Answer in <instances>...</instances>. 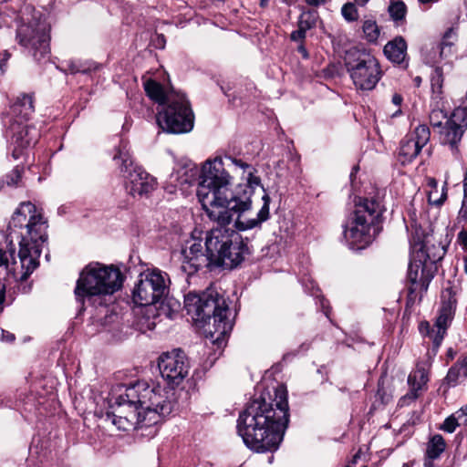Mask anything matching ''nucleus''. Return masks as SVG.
Segmentation results:
<instances>
[{"label":"nucleus","instance_id":"f257e3e1","mask_svg":"<svg viewBox=\"0 0 467 467\" xmlns=\"http://www.w3.org/2000/svg\"><path fill=\"white\" fill-rule=\"evenodd\" d=\"M235 167L243 171L246 185H239L233 191V178L225 171L222 159L208 160L202 168L201 182L197 188V197L208 217L220 223H231L232 213H244L250 210L251 196L256 187L261 186L257 171L247 162L230 157Z\"/></svg>","mask_w":467,"mask_h":467},{"label":"nucleus","instance_id":"f03ea898","mask_svg":"<svg viewBox=\"0 0 467 467\" xmlns=\"http://www.w3.org/2000/svg\"><path fill=\"white\" fill-rule=\"evenodd\" d=\"M170 392L157 382L139 380L114 398L106 420L122 431L151 427L171 412Z\"/></svg>","mask_w":467,"mask_h":467},{"label":"nucleus","instance_id":"7ed1b4c3","mask_svg":"<svg viewBox=\"0 0 467 467\" xmlns=\"http://www.w3.org/2000/svg\"><path fill=\"white\" fill-rule=\"evenodd\" d=\"M275 405L254 400L239 414L237 431L244 444L256 452L278 449L288 425V403L283 388L275 390Z\"/></svg>","mask_w":467,"mask_h":467},{"label":"nucleus","instance_id":"20e7f679","mask_svg":"<svg viewBox=\"0 0 467 467\" xmlns=\"http://www.w3.org/2000/svg\"><path fill=\"white\" fill-rule=\"evenodd\" d=\"M47 220L31 202H21L9 222L11 234H16L19 239L17 255L23 270L20 279L9 288L15 297L17 294H28L32 289L27 278L39 265L41 247L47 240Z\"/></svg>","mask_w":467,"mask_h":467},{"label":"nucleus","instance_id":"39448f33","mask_svg":"<svg viewBox=\"0 0 467 467\" xmlns=\"http://www.w3.org/2000/svg\"><path fill=\"white\" fill-rule=\"evenodd\" d=\"M125 279L119 266L92 261L79 272L74 289L76 299L84 306L106 307L123 288Z\"/></svg>","mask_w":467,"mask_h":467},{"label":"nucleus","instance_id":"423d86ee","mask_svg":"<svg viewBox=\"0 0 467 467\" xmlns=\"http://www.w3.org/2000/svg\"><path fill=\"white\" fill-rule=\"evenodd\" d=\"M184 307L192 320L204 326L213 320L214 330H206L207 337L220 345L233 328L232 321L227 317L229 311L225 299L213 288L199 294L189 292L184 296Z\"/></svg>","mask_w":467,"mask_h":467},{"label":"nucleus","instance_id":"0eeeda50","mask_svg":"<svg viewBox=\"0 0 467 467\" xmlns=\"http://www.w3.org/2000/svg\"><path fill=\"white\" fill-rule=\"evenodd\" d=\"M217 223V227L206 233V251L210 253L212 265L233 269L244 260L250 249L239 234L226 228L230 223Z\"/></svg>","mask_w":467,"mask_h":467},{"label":"nucleus","instance_id":"6e6552de","mask_svg":"<svg viewBox=\"0 0 467 467\" xmlns=\"http://www.w3.org/2000/svg\"><path fill=\"white\" fill-rule=\"evenodd\" d=\"M383 212L382 205L374 199L359 201L344 224V238L351 249L368 246L376 233L375 224Z\"/></svg>","mask_w":467,"mask_h":467},{"label":"nucleus","instance_id":"1a4fd4ad","mask_svg":"<svg viewBox=\"0 0 467 467\" xmlns=\"http://www.w3.org/2000/svg\"><path fill=\"white\" fill-rule=\"evenodd\" d=\"M156 121L165 132L182 134L191 131L194 114L184 93L171 92L168 102L158 109Z\"/></svg>","mask_w":467,"mask_h":467},{"label":"nucleus","instance_id":"9d476101","mask_svg":"<svg viewBox=\"0 0 467 467\" xmlns=\"http://www.w3.org/2000/svg\"><path fill=\"white\" fill-rule=\"evenodd\" d=\"M344 64L354 86L358 90H373L382 78L379 60L357 47H352L346 52Z\"/></svg>","mask_w":467,"mask_h":467},{"label":"nucleus","instance_id":"9b49d317","mask_svg":"<svg viewBox=\"0 0 467 467\" xmlns=\"http://www.w3.org/2000/svg\"><path fill=\"white\" fill-rule=\"evenodd\" d=\"M114 161L125 179L127 190L133 196H142L152 192L156 187V180L134 162L128 148H119L114 154Z\"/></svg>","mask_w":467,"mask_h":467},{"label":"nucleus","instance_id":"f8f14e48","mask_svg":"<svg viewBox=\"0 0 467 467\" xmlns=\"http://www.w3.org/2000/svg\"><path fill=\"white\" fill-rule=\"evenodd\" d=\"M170 278L167 273L158 269L142 272L132 290V301L141 306H151L161 301L169 291Z\"/></svg>","mask_w":467,"mask_h":467},{"label":"nucleus","instance_id":"ddd939ff","mask_svg":"<svg viewBox=\"0 0 467 467\" xmlns=\"http://www.w3.org/2000/svg\"><path fill=\"white\" fill-rule=\"evenodd\" d=\"M34 94L23 93L18 96L16 101L10 107V121L6 136L10 137L11 144L16 146H30L36 144L29 138V129L25 123L30 119L35 112Z\"/></svg>","mask_w":467,"mask_h":467},{"label":"nucleus","instance_id":"4468645a","mask_svg":"<svg viewBox=\"0 0 467 467\" xmlns=\"http://www.w3.org/2000/svg\"><path fill=\"white\" fill-rule=\"evenodd\" d=\"M16 40L36 61L43 64L49 62V36L47 33L29 25H21L16 30Z\"/></svg>","mask_w":467,"mask_h":467},{"label":"nucleus","instance_id":"2eb2a0df","mask_svg":"<svg viewBox=\"0 0 467 467\" xmlns=\"http://www.w3.org/2000/svg\"><path fill=\"white\" fill-rule=\"evenodd\" d=\"M158 366L163 379L172 387L181 384L189 371L187 358L182 351L162 354Z\"/></svg>","mask_w":467,"mask_h":467},{"label":"nucleus","instance_id":"dca6fc26","mask_svg":"<svg viewBox=\"0 0 467 467\" xmlns=\"http://www.w3.org/2000/svg\"><path fill=\"white\" fill-rule=\"evenodd\" d=\"M182 269L189 275L197 272L202 267L212 266V258L210 253L203 250L202 240L192 237L186 241L182 250Z\"/></svg>","mask_w":467,"mask_h":467},{"label":"nucleus","instance_id":"f3484780","mask_svg":"<svg viewBox=\"0 0 467 467\" xmlns=\"http://www.w3.org/2000/svg\"><path fill=\"white\" fill-rule=\"evenodd\" d=\"M434 275L428 262H424L420 257H417L412 253V258L409 265L408 279L410 282L409 291L412 293L426 292Z\"/></svg>","mask_w":467,"mask_h":467},{"label":"nucleus","instance_id":"a211bd4d","mask_svg":"<svg viewBox=\"0 0 467 467\" xmlns=\"http://www.w3.org/2000/svg\"><path fill=\"white\" fill-rule=\"evenodd\" d=\"M442 298L443 300L439 311V316L434 324L436 334L433 337V346L436 349L441 346L443 340L446 330L453 318L456 307V299L450 290H447L445 293L443 292Z\"/></svg>","mask_w":467,"mask_h":467},{"label":"nucleus","instance_id":"6ab92c4d","mask_svg":"<svg viewBox=\"0 0 467 467\" xmlns=\"http://www.w3.org/2000/svg\"><path fill=\"white\" fill-rule=\"evenodd\" d=\"M467 128V107H457L445 127V143L450 146H455L461 141L465 129Z\"/></svg>","mask_w":467,"mask_h":467},{"label":"nucleus","instance_id":"aec40b11","mask_svg":"<svg viewBox=\"0 0 467 467\" xmlns=\"http://www.w3.org/2000/svg\"><path fill=\"white\" fill-rule=\"evenodd\" d=\"M430 243L429 236H425L422 240H414L411 245L417 257H420L424 262H428V265L431 267L434 263L440 261L444 256L446 251L440 244L435 245Z\"/></svg>","mask_w":467,"mask_h":467},{"label":"nucleus","instance_id":"412c9836","mask_svg":"<svg viewBox=\"0 0 467 467\" xmlns=\"http://www.w3.org/2000/svg\"><path fill=\"white\" fill-rule=\"evenodd\" d=\"M428 372L424 367L417 366L416 369L410 372L408 377V384L410 388V391L402 396L399 400V406L403 407L409 405L419 397V390L428 382Z\"/></svg>","mask_w":467,"mask_h":467},{"label":"nucleus","instance_id":"4be33fe9","mask_svg":"<svg viewBox=\"0 0 467 467\" xmlns=\"http://www.w3.org/2000/svg\"><path fill=\"white\" fill-rule=\"evenodd\" d=\"M264 202L263 206L257 213V217L253 219H243V213H235L238 214L237 219L234 222V226L238 231H245L259 226L263 222L266 221L269 217V204L270 197L267 193H265L262 197Z\"/></svg>","mask_w":467,"mask_h":467},{"label":"nucleus","instance_id":"5701e85b","mask_svg":"<svg viewBox=\"0 0 467 467\" xmlns=\"http://www.w3.org/2000/svg\"><path fill=\"white\" fill-rule=\"evenodd\" d=\"M317 18L318 15L316 11L303 12L297 21L298 28L291 33V39L293 41L305 39L306 32L316 26Z\"/></svg>","mask_w":467,"mask_h":467},{"label":"nucleus","instance_id":"b1692460","mask_svg":"<svg viewBox=\"0 0 467 467\" xmlns=\"http://www.w3.org/2000/svg\"><path fill=\"white\" fill-rule=\"evenodd\" d=\"M384 54L393 63H402L407 55L406 41L401 36L394 38L384 47Z\"/></svg>","mask_w":467,"mask_h":467},{"label":"nucleus","instance_id":"393cba45","mask_svg":"<svg viewBox=\"0 0 467 467\" xmlns=\"http://www.w3.org/2000/svg\"><path fill=\"white\" fill-rule=\"evenodd\" d=\"M144 89L146 94L159 104L160 108L168 102V97L171 92H175L174 90L166 91L160 83L152 79L144 82Z\"/></svg>","mask_w":467,"mask_h":467},{"label":"nucleus","instance_id":"a878e982","mask_svg":"<svg viewBox=\"0 0 467 467\" xmlns=\"http://www.w3.org/2000/svg\"><path fill=\"white\" fill-rule=\"evenodd\" d=\"M466 377L467 355L449 369L444 381L449 387H454L461 381V379H463Z\"/></svg>","mask_w":467,"mask_h":467},{"label":"nucleus","instance_id":"bb28decb","mask_svg":"<svg viewBox=\"0 0 467 467\" xmlns=\"http://www.w3.org/2000/svg\"><path fill=\"white\" fill-rule=\"evenodd\" d=\"M448 119V111L445 109L437 108L432 109V110L430 113V122L431 125L435 129H439V132L441 136H443V143H445V127H446V121Z\"/></svg>","mask_w":467,"mask_h":467},{"label":"nucleus","instance_id":"cd10ccee","mask_svg":"<svg viewBox=\"0 0 467 467\" xmlns=\"http://www.w3.org/2000/svg\"><path fill=\"white\" fill-rule=\"evenodd\" d=\"M446 443L440 434H435L431 438L427 444L426 457L430 460H435L445 451Z\"/></svg>","mask_w":467,"mask_h":467},{"label":"nucleus","instance_id":"c85d7f7f","mask_svg":"<svg viewBox=\"0 0 467 467\" xmlns=\"http://www.w3.org/2000/svg\"><path fill=\"white\" fill-rule=\"evenodd\" d=\"M23 172L24 167L20 164H16L12 171L2 178L0 183L2 186L17 187L22 180Z\"/></svg>","mask_w":467,"mask_h":467},{"label":"nucleus","instance_id":"c756f323","mask_svg":"<svg viewBox=\"0 0 467 467\" xmlns=\"http://www.w3.org/2000/svg\"><path fill=\"white\" fill-rule=\"evenodd\" d=\"M430 130L426 125H419L410 134L413 146H426L430 140Z\"/></svg>","mask_w":467,"mask_h":467},{"label":"nucleus","instance_id":"7c9ffc66","mask_svg":"<svg viewBox=\"0 0 467 467\" xmlns=\"http://www.w3.org/2000/svg\"><path fill=\"white\" fill-rule=\"evenodd\" d=\"M436 51L439 52V59H434V63L447 60L451 58L454 53L453 43L449 41L448 36H445L441 43L437 46Z\"/></svg>","mask_w":467,"mask_h":467},{"label":"nucleus","instance_id":"2f4dec72","mask_svg":"<svg viewBox=\"0 0 467 467\" xmlns=\"http://www.w3.org/2000/svg\"><path fill=\"white\" fill-rule=\"evenodd\" d=\"M391 3L389 5V13L390 17L396 22L403 21L407 14V7L402 1L390 0Z\"/></svg>","mask_w":467,"mask_h":467},{"label":"nucleus","instance_id":"473e14b6","mask_svg":"<svg viewBox=\"0 0 467 467\" xmlns=\"http://www.w3.org/2000/svg\"><path fill=\"white\" fill-rule=\"evenodd\" d=\"M362 30L366 40L370 43H375L380 34L379 26L377 25L376 21L371 19H368L363 22Z\"/></svg>","mask_w":467,"mask_h":467},{"label":"nucleus","instance_id":"72a5a7b5","mask_svg":"<svg viewBox=\"0 0 467 467\" xmlns=\"http://www.w3.org/2000/svg\"><path fill=\"white\" fill-rule=\"evenodd\" d=\"M30 148H13L12 157L16 161H20L18 164L25 167V165H31L34 161V153L31 154Z\"/></svg>","mask_w":467,"mask_h":467},{"label":"nucleus","instance_id":"f704fd0d","mask_svg":"<svg viewBox=\"0 0 467 467\" xmlns=\"http://www.w3.org/2000/svg\"><path fill=\"white\" fill-rule=\"evenodd\" d=\"M109 305L106 307H95L96 309H99V314H105L104 317L99 318L101 326L105 327H110L112 325L119 323V315L112 310H109Z\"/></svg>","mask_w":467,"mask_h":467},{"label":"nucleus","instance_id":"c9c22d12","mask_svg":"<svg viewBox=\"0 0 467 467\" xmlns=\"http://www.w3.org/2000/svg\"><path fill=\"white\" fill-rule=\"evenodd\" d=\"M420 150L421 148H399V150L396 153L398 161L402 165L410 163L419 155Z\"/></svg>","mask_w":467,"mask_h":467},{"label":"nucleus","instance_id":"e433bc0d","mask_svg":"<svg viewBox=\"0 0 467 467\" xmlns=\"http://www.w3.org/2000/svg\"><path fill=\"white\" fill-rule=\"evenodd\" d=\"M447 199V182H444L441 194L438 188L431 189L428 192V201L431 204L441 206Z\"/></svg>","mask_w":467,"mask_h":467},{"label":"nucleus","instance_id":"4c0bfd02","mask_svg":"<svg viewBox=\"0 0 467 467\" xmlns=\"http://www.w3.org/2000/svg\"><path fill=\"white\" fill-rule=\"evenodd\" d=\"M16 264V246L10 242L7 250L4 251L0 248V266L8 267L9 264Z\"/></svg>","mask_w":467,"mask_h":467},{"label":"nucleus","instance_id":"58836bf2","mask_svg":"<svg viewBox=\"0 0 467 467\" xmlns=\"http://www.w3.org/2000/svg\"><path fill=\"white\" fill-rule=\"evenodd\" d=\"M443 84V75L440 67H436L431 77V86L433 93L441 94Z\"/></svg>","mask_w":467,"mask_h":467},{"label":"nucleus","instance_id":"ea45409f","mask_svg":"<svg viewBox=\"0 0 467 467\" xmlns=\"http://www.w3.org/2000/svg\"><path fill=\"white\" fill-rule=\"evenodd\" d=\"M343 17L348 22H354L358 18V13L353 3H347L341 8Z\"/></svg>","mask_w":467,"mask_h":467},{"label":"nucleus","instance_id":"a19ab883","mask_svg":"<svg viewBox=\"0 0 467 467\" xmlns=\"http://www.w3.org/2000/svg\"><path fill=\"white\" fill-rule=\"evenodd\" d=\"M462 423H463V419H459L456 414L451 415L444 420L441 429L446 432L451 433L455 431L456 427Z\"/></svg>","mask_w":467,"mask_h":467},{"label":"nucleus","instance_id":"79ce46f5","mask_svg":"<svg viewBox=\"0 0 467 467\" xmlns=\"http://www.w3.org/2000/svg\"><path fill=\"white\" fill-rule=\"evenodd\" d=\"M435 328V327H431L430 323L427 321L420 322L419 326L420 334L424 337H429L432 341L436 334Z\"/></svg>","mask_w":467,"mask_h":467},{"label":"nucleus","instance_id":"37998d69","mask_svg":"<svg viewBox=\"0 0 467 467\" xmlns=\"http://www.w3.org/2000/svg\"><path fill=\"white\" fill-rule=\"evenodd\" d=\"M458 219L460 222H467V185L463 186V200L459 211Z\"/></svg>","mask_w":467,"mask_h":467},{"label":"nucleus","instance_id":"c03bdc74","mask_svg":"<svg viewBox=\"0 0 467 467\" xmlns=\"http://www.w3.org/2000/svg\"><path fill=\"white\" fill-rule=\"evenodd\" d=\"M1 334H2V340L3 341H5L7 343H13L16 340L15 334H13V333H11L9 331L2 329Z\"/></svg>","mask_w":467,"mask_h":467},{"label":"nucleus","instance_id":"a18cd8bd","mask_svg":"<svg viewBox=\"0 0 467 467\" xmlns=\"http://www.w3.org/2000/svg\"><path fill=\"white\" fill-rule=\"evenodd\" d=\"M10 57V54L5 51L4 57L0 60V75H4L5 72L6 62Z\"/></svg>","mask_w":467,"mask_h":467},{"label":"nucleus","instance_id":"49530a36","mask_svg":"<svg viewBox=\"0 0 467 467\" xmlns=\"http://www.w3.org/2000/svg\"><path fill=\"white\" fill-rule=\"evenodd\" d=\"M456 415H458L459 419H463V424H467V405L460 409Z\"/></svg>","mask_w":467,"mask_h":467},{"label":"nucleus","instance_id":"de8ad7c7","mask_svg":"<svg viewBox=\"0 0 467 467\" xmlns=\"http://www.w3.org/2000/svg\"><path fill=\"white\" fill-rule=\"evenodd\" d=\"M391 101L395 106L400 107V105L403 101V98L400 94L395 93L392 96Z\"/></svg>","mask_w":467,"mask_h":467},{"label":"nucleus","instance_id":"09e8293b","mask_svg":"<svg viewBox=\"0 0 467 467\" xmlns=\"http://www.w3.org/2000/svg\"><path fill=\"white\" fill-rule=\"evenodd\" d=\"M305 2L311 6H319L321 5H324L327 0H305Z\"/></svg>","mask_w":467,"mask_h":467},{"label":"nucleus","instance_id":"8fccbe9b","mask_svg":"<svg viewBox=\"0 0 467 467\" xmlns=\"http://www.w3.org/2000/svg\"><path fill=\"white\" fill-rule=\"evenodd\" d=\"M67 71H68L69 73L71 74H74V73H77V72H80V71H83L82 69L79 68V67L76 64H73V63H70L68 65V68L66 69Z\"/></svg>","mask_w":467,"mask_h":467},{"label":"nucleus","instance_id":"3c124183","mask_svg":"<svg viewBox=\"0 0 467 467\" xmlns=\"http://www.w3.org/2000/svg\"><path fill=\"white\" fill-rule=\"evenodd\" d=\"M427 186L431 189L438 188V182L434 178H427Z\"/></svg>","mask_w":467,"mask_h":467},{"label":"nucleus","instance_id":"603ef678","mask_svg":"<svg viewBox=\"0 0 467 467\" xmlns=\"http://www.w3.org/2000/svg\"><path fill=\"white\" fill-rule=\"evenodd\" d=\"M319 301H320V305H321L322 309L324 310L325 315L327 316V317H329V310H328L327 306L326 305L327 301L323 297H321L319 299Z\"/></svg>","mask_w":467,"mask_h":467},{"label":"nucleus","instance_id":"864d4df0","mask_svg":"<svg viewBox=\"0 0 467 467\" xmlns=\"http://www.w3.org/2000/svg\"><path fill=\"white\" fill-rule=\"evenodd\" d=\"M459 239L461 240V243L464 247H467V233L466 232H461L459 234Z\"/></svg>","mask_w":467,"mask_h":467},{"label":"nucleus","instance_id":"5fc2aeb1","mask_svg":"<svg viewBox=\"0 0 467 467\" xmlns=\"http://www.w3.org/2000/svg\"><path fill=\"white\" fill-rule=\"evenodd\" d=\"M456 355V352L452 348H449L447 351V356L450 359H453Z\"/></svg>","mask_w":467,"mask_h":467},{"label":"nucleus","instance_id":"6e6d98bb","mask_svg":"<svg viewBox=\"0 0 467 467\" xmlns=\"http://www.w3.org/2000/svg\"><path fill=\"white\" fill-rule=\"evenodd\" d=\"M424 467H434L433 460H430V458L427 457L424 462Z\"/></svg>","mask_w":467,"mask_h":467},{"label":"nucleus","instance_id":"4d7b16f0","mask_svg":"<svg viewBox=\"0 0 467 467\" xmlns=\"http://www.w3.org/2000/svg\"><path fill=\"white\" fill-rule=\"evenodd\" d=\"M413 82H414V84H415V86H416V87H420V84H421V78H420V77H419V76H418V77H415V78H413Z\"/></svg>","mask_w":467,"mask_h":467},{"label":"nucleus","instance_id":"13d9d810","mask_svg":"<svg viewBox=\"0 0 467 467\" xmlns=\"http://www.w3.org/2000/svg\"><path fill=\"white\" fill-rule=\"evenodd\" d=\"M420 4H433L437 3L439 0H418Z\"/></svg>","mask_w":467,"mask_h":467},{"label":"nucleus","instance_id":"bf43d9fd","mask_svg":"<svg viewBox=\"0 0 467 467\" xmlns=\"http://www.w3.org/2000/svg\"><path fill=\"white\" fill-rule=\"evenodd\" d=\"M369 0H355V2L358 5H365Z\"/></svg>","mask_w":467,"mask_h":467},{"label":"nucleus","instance_id":"052dcab7","mask_svg":"<svg viewBox=\"0 0 467 467\" xmlns=\"http://www.w3.org/2000/svg\"><path fill=\"white\" fill-rule=\"evenodd\" d=\"M401 114V109H399L398 110H396L393 114H392V117H397L398 115H400Z\"/></svg>","mask_w":467,"mask_h":467},{"label":"nucleus","instance_id":"680f3d73","mask_svg":"<svg viewBox=\"0 0 467 467\" xmlns=\"http://www.w3.org/2000/svg\"><path fill=\"white\" fill-rule=\"evenodd\" d=\"M268 3V0H260L261 6H265Z\"/></svg>","mask_w":467,"mask_h":467},{"label":"nucleus","instance_id":"e2e57ef3","mask_svg":"<svg viewBox=\"0 0 467 467\" xmlns=\"http://www.w3.org/2000/svg\"><path fill=\"white\" fill-rule=\"evenodd\" d=\"M158 39L160 40V43H161V45L163 46V44H164V36H158Z\"/></svg>","mask_w":467,"mask_h":467},{"label":"nucleus","instance_id":"0e129e2a","mask_svg":"<svg viewBox=\"0 0 467 467\" xmlns=\"http://www.w3.org/2000/svg\"><path fill=\"white\" fill-rule=\"evenodd\" d=\"M358 167H354L352 172L350 173V178L354 176V173L358 171Z\"/></svg>","mask_w":467,"mask_h":467},{"label":"nucleus","instance_id":"69168bd1","mask_svg":"<svg viewBox=\"0 0 467 467\" xmlns=\"http://www.w3.org/2000/svg\"><path fill=\"white\" fill-rule=\"evenodd\" d=\"M188 182H189V181H188V179H187V178H185V179L182 180V182H179V183H180V184H182V185L183 183H188Z\"/></svg>","mask_w":467,"mask_h":467},{"label":"nucleus","instance_id":"338daca9","mask_svg":"<svg viewBox=\"0 0 467 467\" xmlns=\"http://www.w3.org/2000/svg\"><path fill=\"white\" fill-rule=\"evenodd\" d=\"M464 270H465V273L467 274V257L464 260Z\"/></svg>","mask_w":467,"mask_h":467},{"label":"nucleus","instance_id":"774afa93","mask_svg":"<svg viewBox=\"0 0 467 467\" xmlns=\"http://www.w3.org/2000/svg\"><path fill=\"white\" fill-rule=\"evenodd\" d=\"M465 103H467V91H466L465 97H464L462 104H465Z\"/></svg>","mask_w":467,"mask_h":467}]
</instances>
